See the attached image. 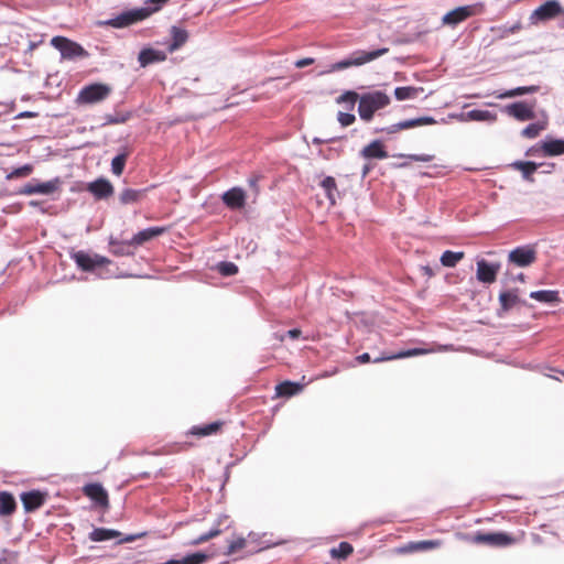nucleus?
<instances>
[{"instance_id":"f257e3e1","label":"nucleus","mask_w":564,"mask_h":564,"mask_svg":"<svg viewBox=\"0 0 564 564\" xmlns=\"http://www.w3.org/2000/svg\"><path fill=\"white\" fill-rule=\"evenodd\" d=\"M390 102V96L381 90L361 94L360 104H358V115L362 121L370 122L375 113L388 107Z\"/></svg>"},{"instance_id":"f03ea898","label":"nucleus","mask_w":564,"mask_h":564,"mask_svg":"<svg viewBox=\"0 0 564 564\" xmlns=\"http://www.w3.org/2000/svg\"><path fill=\"white\" fill-rule=\"evenodd\" d=\"M388 52H389L388 47H382V48H378V50H373V51H369V52L361 51V50L355 51L348 57L329 65L328 69L323 72L322 74L339 72V70H343V69H346L349 67H354V66L355 67L361 66V65H365L367 63H370V62L377 59L378 57L387 54Z\"/></svg>"},{"instance_id":"7ed1b4c3","label":"nucleus","mask_w":564,"mask_h":564,"mask_svg":"<svg viewBox=\"0 0 564 564\" xmlns=\"http://www.w3.org/2000/svg\"><path fill=\"white\" fill-rule=\"evenodd\" d=\"M112 88L107 84H90L80 89L77 95L76 102L79 105H93L108 98Z\"/></svg>"},{"instance_id":"20e7f679","label":"nucleus","mask_w":564,"mask_h":564,"mask_svg":"<svg viewBox=\"0 0 564 564\" xmlns=\"http://www.w3.org/2000/svg\"><path fill=\"white\" fill-rule=\"evenodd\" d=\"M564 14V9L556 0H549L533 10L529 17V22L532 25H539Z\"/></svg>"},{"instance_id":"39448f33","label":"nucleus","mask_w":564,"mask_h":564,"mask_svg":"<svg viewBox=\"0 0 564 564\" xmlns=\"http://www.w3.org/2000/svg\"><path fill=\"white\" fill-rule=\"evenodd\" d=\"M482 11L484 7L481 3L458 7L447 12L442 18V22L445 25L456 26L457 24L467 20L468 18L482 13Z\"/></svg>"},{"instance_id":"423d86ee","label":"nucleus","mask_w":564,"mask_h":564,"mask_svg":"<svg viewBox=\"0 0 564 564\" xmlns=\"http://www.w3.org/2000/svg\"><path fill=\"white\" fill-rule=\"evenodd\" d=\"M53 47L59 51L65 59H74L78 57H86L88 53L78 43L70 41L63 36H55L51 40Z\"/></svg>"},{"instance_id":"0eeeda50","label":"nucleus","mask_w":564,"mask_h":564,"mask_svg":"<svg viewBox=\"0 0 564 564\" xmlns=\"http://www.w3.org/2000/svg\"><path fill=\"white\" fill-rule=\"evenodd\" d=\"M72 259L75 261L78 268L83 271H93L98 267H104L110 263V260L99 254H90L85 251H77L72 254Z\"/></svg>"},{"instance_id":"6e6552de","label":"nucleus","mask_w":564,"mask_h":564,"mask_svg":"<svg viewBox=\"0 0 564 564\" xmlns=\"http://www.w3.org/2000/svg\"><path fill=\"white\" fill-rule=\"evenodd\" d=\"M61 180L58 177H55L53 180H50L47 182H37L32 181L28 184H25L23 187L20 188L19 194L21 195H34V194H42V195H50L54 192L58 191L61 187Z\"/></svg>"},{"instance_id":"1a4fd4ad","label":"nucleus","mask_w":564,"mask_h":564,"mask_svg":"<svg viewBox=\"0 0 564 564\" xmlns=\"http://www.w3.org/2000/svg\"><path fill=\"white\" fill-rule=\"evenodd\" d=\"M452 349H453L452 345H444V346L437 345V346L431 347V348H413V349H408V350H401V351H399L397 354H392V355H381L380 357L375 358L373 362L408 358V357L432 354V352H436V351L452 350Z\"/></svg>"},{"instance_id":"9d476101","label":"nucleus","mask_w":564,"mask_h":564,"mask_svg":"<svg viewBox=\"0 0 564 564\" xmlns=\"http://www.w3.org/2000/svg\"><path fill=\"white\" fill-rule=\"evenodd\" d=\"M536 259V251L531 246H522L511 250L508 254L509 262L517 267H528Z\"/></svg>"},{"instance_id":"9b49d317","label":"nucleus","mask_w":564,"mask_h":564,"mask_svg":"<svg viewBox=\"0 0 564 564\" xmlns=\"http://www.w3.org/2000/svg\"><path fill=\"white\" fill-rule=\"evenodd\" d=\"M500 311L498 315L501 317L508 312L519 307L524 302L520 299L518 289L505 290L499 294Z\"/></svg>"},{"instance_id":"f8f14e48","label":"nucleus","mask_w":564,"mask_h":564,"mask_svg":"<svg viewBox=\"0 0 564 564\" xmlns=\"http://www.w3.org/2000/svg\"><path fill=\"white\" fill-rule=\"evenodd\" d=\"M501 111L519 121H527L535 118L533 107L525 102H513L507 105L501 109Z\"/></svg>"},{"instance_id":"ddd939ff","label":"nucleus","mask_w":564,"mask_h":564,"mask_svg":"<svg viewBox=\"0 0 564 564\" xmlns=\"http://www.w3.org/2000/svg\"><path fill=\"white\" fill-rule=\"evenodd\" d=\"M436 121L433 117H420L414 119H408L398 123L391 124L387 128H382L380 131L388 134H393L400 130L411 129L421 126L434 124Z\"/></svg>"},{"instance_id":"4468645a","label":"nucleus","mask_w":564,"mask_h":564,"mask_svg":"<svg viewBox=\"0 0 564 564\" xmlns=\"http://www.w3.org/2000/svg\"><path fill=\"white\" fill-rule=\"evenodd\" d=\"M223 203L232 210L241 209L246 205L247 194L241 187H232L221 195Z\"/></svg>"},{"instance_id":"2eb2a0df","label":"nucleus","mask_w":564,"mask_h":564,"mask_svg":"<svg viewBox=\"0 0 564 564\" xmlns=\"http://www.w3.org/2000/svg\"><path fill=\"white\" fill-rule=\"evenodd\" d=\"M543 156H556L564 154V139L545 138L540 142Z\"/></svg>"},{"instance_id":"dca6fc26","label":"nucleus","mask_w":564,"mask_h":564,"mask_svg":"<svg viewBox=\"0 0 564 564\" xmlns=\"http://www.w3.org/2000/svg\"><path fill=\"white\" fill-rule=\"evenodd\" d=\"M88 191L98 199L107 198L112 195L113 186L105 178H98L88 184Z\"/></svg>"},{"instance_id":"f3484780","label":"nucleus","mask_w":564,"mask_h":564,"mask_svg":"<svg viewBox=\"0 0 564 564\" xmlns=\"http://www.w3.org/2000/svg\"><path fill=\"white\" fill-rule=\"evenodd\" d=\"M84 494L100 506H108V494L100 484H88L83 488Z\"/></svg>"},{"instance_id":"a211bd4d","label":"nucleus","mask_w":564,"mask_h":564,"mask_svg":"<svg viewBox=\"0 0 564 564\" xmlns=\"http://www.w3.org/2000/svg\"><path fill=\"white\" fill-rule=\"evenodd\" d=\"M549 126V117L545 111L542 112L541 118L533 123L528 124L522 131L521 135L527 139H535Z\"/></svg>"},{"instance_id":"6ab92c4d","label":"nucleus","mask_w":564,"mask_h":564,"mask_svg":"<svg viewBox=\"0 0 564 564\" xmlns=\"http://www.w3.org/2000/svg\"><path fill=\"white\" fill-rule=\"evenodd\" d=\"M21 501L26 512L39 509L45 501V496L40 491H29L21 495Z\"/></svg>"},{"instance_id":"aec40b11","label":"nucleus","mask_w":564,"mask_h":564,"mask_svg":"<svg viewBox=\"0 0 564 564\" xmlns=\"http://www.w3.org/2000/svg\"><path fill=\"white\" fill-rule=\"evenodd\" d=\"M165 232L164 227H150L137 232L130 240V245L140 246Z\"/></svg>"},{"instance_id":"412c9836","label":"nucleus","mask_w":564,"mask_h":564,"mask_svg":"<svg viewBox=\"0 0 564 564\" xmlns=\"http://www.w3.org/2000/svg\"><path fill=\"white\" fill-rule=\"evenodd\" d=\"M166 58V54L162 51L153 48H144L139 53L138 61L141 66H147L155 62H162Z\"/></svg>"},{"instance_id":"4be33fe9","label":"nucleus","mask_w":564,"mask_h":564,"mask_svg":"<svg viewBox=\"0 0 564 564\" xmlns=\"http://www.w3.org/2000/svg\"><path fill=\"white\" fill-rule=\"evenodd\" d=\"M361 155L365 159H386L388 158L387 151L380 141L375 140L361 150Z\"/></svg>"},{"instance_id":"5701e85b","label":"nucleus","mask_w":564,"mask_h":564,"mask_svg":"<svg viewBox=\"0 0 564 564\" xmlns=\"http://www.w3.org/2000/svg\"><path fill=\"white\" fill-rule=\"evenodd\" d=\"M227 521H228V516L223 514V516L218 517L216 525L214 528H212L207 533H204V534L199 535L197 539L193 540L191 542V544L198 545V544H202L213 538L218 536L223 532L220 527Z\"/></svg>"},{"instance_id":"b1692460","label":"nucleus","mask_w":564,"mask_h":564,"mask_svg":"<svg viewBox=\"0 0 564 564\" xmlns=\"http://www.w3.org/2000/svg\"><path fill=\"white\" fill-rule=\"evenodd\" d=\"M540 165L541 164L531 161H517L511 164L512 167L521 172L524 180L530 182L533 181L532 175Z\"/></svg>"},{"instance_id":"393cba45","label":"nucleus","mask_w":564,"mask_h":564,"mask_svg":"<svg viewBox=\"0 0 564 564\" xmlns=\"http://www.w3.org/2000/svg\"><path fill=\"white\" fill-rule=\"evenodd\" d=\"M530 297L541 303H558V291L555 290H540L530 293Z\"/></svg>"},{"instance_id":"a878e982","label":"nucleus","mask_w":564,"mask_h":564,"mask_svg":"<svg viewBox=\"0 0 564 564\" xmlns=\"http://www.w3.org/2000/svg\"><path fill=\"white\" fill-rule=\"evenodd\" d=\"M423 93L422 87H412V86H404V87H397L394 89V97L399 101L408 100V99H415L417 96Z\"/></svg>"},{"instance_id":"bb28decb","label":"nucleus","mask_w":564,"mask_h":564,"mask_svg":"<svg viewBox=\"0 0 564 564\" xmlns=\"http://www.w3.org/2000/svg\"><path fill=\"white\" fill-rule=\"evenodd\" d=\"M17 508L13 496L7 491L0 492V516H10Z\"/></svg>"},{"instance_id":"cd10ccee","label":"nucleus","mask_w":564,"mask_h":564,"mask_svg":"<svg viewBox=\"0 0 564 564\" xmlns=\"http://www.w3.org/2000/svg\"><path fill=\"white\" fill-rule=\"evenodd\" d=\"M119 536H120L119 531L111 530V529H105V528L94 529L89 534V539L95 542L108 541V540L116 539Z\"/></svg>"},{"instance_id":"c85d7f7f","label":"nucleus","mask_w":564,"mask_h":564,"mask_svg":"<svg viewBox=\"0 0 564 564\" xmlns=\"http://www.w3.org/2000/svg\"><path fill=\"white\" fill-rule=\"evenodd\" d=\"M172 43L169 45V51L174 52L180 48L188 39V34L185 30L177 26H173L171 30Z\"/></svg>"},{"instance_id":"c756f323","label":"nucleus","mask_w":564,"mask_h":564,"mask_svg":"<svg viewBox=\"0 0 564 564\" xmlns=\"http://www.w3.org/2000/svg\"><path fill=\"white\" fill-rule=\"evenodd\" d=\"M477 279L481 282L494 281V267L488 264L485 260L477 262Z\"/></svg>"},{"instance_id":"7c9ffc66","label":"nucleus","mask_w":564,"mask_h":564,"mask_svg":"<svg viewBox=\"0 0 564 564\" xmlns=\"http://www.w3.org/2000/svg\"><path fill=\"white\" fill-rule=\"evenodd\" d=\"M465 253L463 251H451L446 250L441 256V263L447 268H454L463 258Z\"/></svg>"},{"instance_id":"2f4dec72","label":"nucleus","mask_w":564,"mask_h":564,"mask_svg":"<svg viewBox=\"0 0 564 564\" xmlns=\"http://www.w3.org/2000/svg\"><path fill=\"white\" fill-rule=\"evenodd\" d=\"M321 186L325 191V194L327 198L330 200V204L334 205L336 202V193H337V185L336 181L332 176H326L321 182Z\"/></svg>"},{"instance_id":"473e14b6","label":"nucleus","mask_w":564,"mask_h":564,"mask_svg":"<svg viewBox=\"0 0 564 564\" xmlns=\"http://www.w3.org/2000/svg\"><path fill=\"white\" fill-rule=\"evenodd\" d=\"M301 390L302 386L300 383L290 381H285L276 386V393L281 397H292L299 393Z\"/></svg>"},{"instance_id":"72a5a7b5","label":"nucleus","mask_w":564,"mask_h":564,"mask_svg":"<svg viewBox=\"0 0 564 564\" xmlns=\"http://www.w3.org/2000/svg\"><path fill=\"white\" fill-rule=\"evenodd\" d=\"M207 560V555L202 552L193 553L182 560H170L163 564H203Z\"/></svg>"},{"instance_id":"f704fd0d","label":"nucleus","mask_w":564,"mask_h":564,"mask_svg":"<svg viewBox=\"0 0 564 564\" xmlns=\"http://www.w3.org/2000/svg\"><path fill=\"white\" fill-rule=\"evenodd\" d=\"M360 97L361 95H359L358 93L354 90H347L337 97L336 102L339 105L346 104L347 108L349 110H352L357 101L358 104H360Z\"/></svg>"},{"instance_id":"c9c22d12","label":"nucleus","mask_w":564,"mask_h":564,"mask_svg":"<svg viewBox=\"0 0 564 564\" xmlns=\"http://www.w3.org/2000/svg\"><path fill=\"white\" fill-rule=\"evenodd\" d=\"M467 120L473 121H490L492 113L488 109H473L464 113Z\"/></svg>"},{"instance_id":"e433bc0d","label":"nucleus","mask_w":564,"mask_h":564,"mask_svg":"<svg viewBox=\"0 0 564 564\" xmlns=\"http://www.w3.org/2000/svg\"><path fill=\"white\" fill-rule=\"evenodd\" d=\"M110 246L112 247V253L115 256H129L132 254V251L129 250L130 241L121 242L117 241L115 239H110L109 241Z\"/></svg>"},{"instance_id":"4c0bfd02","label":"nucleus","mask_w":564,"mask_h":564,"mask_svg":"<svg viewBox=\"0 0 564 564\" xmlns=\"http://www.w3.org/2000/svg\"><path fill=\"white\" fill-rule=\"evenodd\" d=\"M141 196H142V192L141 191L132 189V188H126L120 194V202L122 204L135 203V202H138L140 199Z\"/></svg>"},{"instance_id":"58836bf2","label":"nucleus","mask_w":564,"mask_h":564,"mask_svg":"<svg viewBox=\"0 0 564 564\" xmlns=\"http://www.w3.org/2000/svg\"><path fill=\"white\" fill-rule=\"evenodd\" d=\"M536 89L538 88L535 86L518 87L512 90L500 93L498 95V97L499 98L514 97V96H520V95H524V94H529V93H534V91H536Z\"/></svg>"},{"instance_id":"ea45409f","label":"nucleus","mask_w":564,"mask_h":564,"mask_svg":"<svg viewBox=\"0 0 564 564\" xmlns=\"http://www.w3.org/2000/svg\"><path fill=\"white\" fill-rule=\"evenodd\" d=\"M33 172V166L31 164H25L23 166L17 167L11 171L7 175V180L21 178L26 177Z\"/></svg>"},{"instance_id":"a19ab883","label":"nucleus","mask_w":564,"mask_h":564,"mask_svg":"<svg viewBox=\"0 0 564 564\" xmlns=\"http://www.w3.org/2000/svg\"><path fill=\"white\" fill-rule=\"evenodd\" d=\"M127 155L118 154L111 161V171L115 175L119 176L122 174L124 164H126Z\"/></svg>"},{"instance_id":"79ce46f5","label":"nucleus","mask_w":564,"mask_h":564,"mask_svg":"<svg viewBox=\"0 0 564 564\" xmlns=\"http://www.w3.org/2000/svg\"><path fill=\"white\" fill-rule=\"evenodd\" d=\"M247 544V541L242 536H238L235 540L230 541L228 544V549L226 555L235 554L236 552L242 550Z\"/></svg>"},{"instance_id":"37998d69","label":"nucleus","mask_w":564,"mask_h":564,"mask_svg":"<svg viewBox=\"0 0 564 564\" xmlns=\"http://www.w3.org/2000/svg\"><path fill=\"white\" fill-rule=\"evenodd\" d=\"M350 553H352V546L347 542H341L338 547L332 550V555L334 557H347Z\"/></svg>"},{"instance_id":"c03bdc74","label":"nucleus","mask_w":564,"mask_h":564,"mask_svg":"<svg viewBox=\"0 0 564 564\" xmlns=\"http://www.w3.org/2000/svg\"><path fill=\"white\" fill-rule=\"evenodd\" d=\"M440 542L435 540H425L412 544L411 549L415 551H425L440 546Z\"/></svg>"},{"instance_id":"a18cd8bd","label":"nucleus","mask_w":564,"mask_h":564,"mask_svg":"<svg viewBox=\"0 0 564 564\" xmlns=\"http://www.w3.org/2000/svg\"><path fill=\"white\" fill-rule=\"evenodd\" d=\"M218 269L219 272L226 276L234 275L238 272L237 265L232 262H220Z\"/></svg>"},{"instance_id":"49530a36","label":"nucleus","mask_w":564,"mask_h":564,"mask_svg":"<svg viewBox=\"0 0 564 564\" xmlns=\"http://www.w3.org/2000/svg\"><path fill=\"white\" fill-rule=\"evenodd\" d=\"M470 541L474 543L494 544V533H477L470 538Z\"/></svg>"},{"instance_id":"de8ad7c7","label":"nucleus","mask_w":564,"mask_h":564,"mask_svg":"<svg viewBox=\"0 0 564 564\" xmlns=\"http://www.w3.org/2000/svg\"><path fill=\"white\" fill-rule=\"evenodd\" d=\"M337 120L341 127H348L356 121V116L349 112L339 111L337 115Z\"/></svg>"},{"instance_id":"09e8293b","label":"nucleus","mask_w":564,"mask_h":564,"mask_svg":"<svg viewBox=\"0 0 564 564\" xmlns=\"http://www.w3.org/2000/svg\"><path fill=\"white\" fill-rule=\"evenodd\" d=\"M218 426H219L218 423H212L204 427L196 429L193 433L197 434V435H203V436L209 435V434H213L214 432H216Z\"/></svg>"},{"instance_id":"8fccbe9b","label":"nucleus","mask_w":564,"mask_h":564,"mask_svg":"<svg viewBox=\"0 0 564 564\" xmlns=\"http://www.w3.org/2000/svg\"><path fill=\"white\" fill-rule=\"evenodd\" d=\"M516 540L507 533H496V545L506 546L513 543Z\"/></svg>"},{"instance_id":"3c124183","label":"nucleus","mask_w":564,"mask_h":564,"mask_svg":"<svg viewBox=\"0 0 564 564\" xmlns=\"http://www.w3.org/2000/svg\"><path fill=\"white\" fill-rule=\"evenodd\" d=\"M18 554L15 552H11L8 550H3L0 556V564L7 562L8 560H17Z\"/></svg>"},{"instance_id":"603ef678","label":"nucleus","mask_w":564,"mask_h":564,"mask_svg":"<svg viewBox=\"0 0 564 564\" xmlns=\"http://www.w3.org/2000/svg\"><path fill=\"white\" fill-rule=\"evenodd\" d=\"M408 158L413 161H419V162H430L434 159V156L431 154H421V155L411 154Z\"/></svg>"},{"instance_id":"864d4df0","label":"nucleus","mask_w":564,"mask_h":564,"mask_svg":"<svg viewBox=\"0 0 564 564\" xmlns=\"http://www.w3.org/2000/svg\"><path fill=\"white\" fill-rule=\"evenodd\" d=\"M313 62H314V59H313V58H311V57H306V58H302V59L296 61V62H295V66H296L297 68H303V67H305V66H308V65L313 64Z\"/></svg>"},{"instance_id":"5fc2aeb1","label":"nucleus","mask_w":564,"mask_h":564,"mask_svg":"<svg viewBox=\"0 0 564 564\" xmlns=\"http://www.w3.org/2000/svg\"><path fill=\"white\" fill-rule=\"evenodd\" d=\"M358 362L366 364L371 360L370 355L368 352H364L357 357Z\"/></svg>"},{"instance_id":"6e6d98bb","label":"nucleus","mask_w":564,"mask_h":564,"mask_svg":"<svg viewBox=\"0 0 564 564\" xmlns=\"http://www.w3.org/2000/svg\"><path fill=\"white\" fill-rule=\"evenodd\" d=\"M539 153H541V154H542V152H541V148H540V143H539V144H536L535 147L530 148V149L528 150V152H527V155H536V154H539Z\"/></svg>"},{"instance_id":"4d7b16f0","label":"nucleus","mask_w":564,"mask_h":564,"mask_svg":"<svg viewBox=\"0 0 564 564\" xmlns=\"http://www.w3.org/2000/svg\"><path fill=\"white\" fill-rule=\"evenodd\" d=\"M286 335L292 338V339H295V338H299L300 335H301V330L297 329V328H293V329H290Z\"/></svg>"},{"instance_id":"13d9d810","label":"nucleus","mask_w":564,"mask_h":564,"mask_svg":"<svg viewBox=\"0 0 564 564\" xmlns=\"http://www.w3.org/2000/svg\"><path fill=\"white\" fill-rule=\"evenodd\" d=\"M249 184H250V186H251V187H253V188H254V191H256V192H258V187H257V180H250V181H249Z\"/></svg>"},{"instance_id":"bf43d9fd","label":"nucleus","mask_w":564,"mask_h":564,"mask_svg":"<svg viewBox=\"0 0 564 564\" xmlns=\"http://www.w3.org/2000/svg\"><path fill=\"white\" fill-rule=\"evenodd\" d=\"M35 115L33 112H30V111H25V112L21 113V117H26V118H32Z\"/></svg>"},{"instance_id":"052dcab7","label":"nucleus","mask_w":564,"mask_h":564,"mask_svg":"<svg viewBox=\"0 0 564 564\" xmlns=\"http://www.w3.org/2000/svg\"><path fill=\"white\" fill-rule=\"evenodd\" d=\"M370 171V166L369 165H365L364 169H362V176L365 177Z\"/></svg>"},{"instance_id":"680f3d73","label":"nucleus","mask_w":564,"mask_h":564,"mask_svg":"<svg viewBox=\"0 0 564 564\" xmlns=\"http://www.w3.org/2000/svg\"><path fill=\"white\" fill-rule=\"evenodd\" d=\"M134 539H135V536H134V535H129V536H127V538L122 539L121 541H122V542H131V541H133Z\"/></svg>"},{"instance_id":"e2e57ef3","label":"nucleus","mask_w":564,"mask_h":564,"mask_svg":"<svg viewBox=\"0 0 564 564\" xmlns=\"http://www.w3.org/2000/svg\"><path fill=\"white\" fill-rule=\"evenodd\" d=\"M518 279H519L520 281H523V280H524L523 274H522V273H520V274L518 275Z\"/></svg>"},{"instance_id":"0e129e2a","label":"nucleus","mask_w":564,"mask_h":564,"mask_svg":"<svg viewBox=\"0 0 564 564\" xmlns=\"http://www.w3.org/2000/svg\"><path fill=\"white\" fill-rule=\"evenodd\" d=\"M30 205H31V206H36V205H37V203H36V202H34V200H32V202H30Z\"/></svg>"}]
</instances>
